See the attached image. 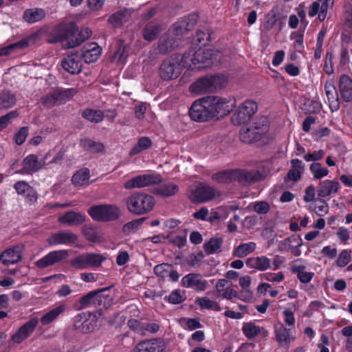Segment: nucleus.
Instances as JSON below:
<instances>
[{
  "label": "nucleus",
  "mask_w": 352,
  "mask_h": 352,
  "mask_svg": "<svg viewBox=\"0 0 352 352\" xmlns=\"http://www.w3.org/2000/svg\"><path fill=\"white\" fill-rule=\"evenodd\" d=\"M195 303L199 305L201 309H212L215 311H220L221 310V307L216 301L206 296L197 298L195 300Z\"/></svg>",
  "instance_id": "c03bdc74"
},
{
  "label": "nucleus",
  "mask_w": 352,
  "mask_h": 352,
  "mask_svg": "<svg viewBox=\"0 0 352 352\" xmlns=\"http://www.w3.org/2000/svg\"><path fill=\"white\" fill-rule=\"evenodd\" d=\"M77 93V90L74 88L66 89L58 94V99L63 100L60 102H65L67 100L71 99Z\"/></svg>",
  "instance_id": "e2e57ef3"
},
{
  "label": "nucleus",
  "mask_w": 352,
  "mask_h": 352,
  "mask_svg": "<svg viewBox=\"0 0 352 352\" xmlns=\"http://www.w3.org/2000/svg\"><path fill=\"white\" fill-rule=\"evenodd\" d=\"M257 110V104L253 100L243 102L232 116L231 120L234 125L248 122Z\"/></svg>",
  "instance_id": "1a4fd4ad"
},
{
  "label": "nucleus",
  "mask_w": 352,
  "mask_h": 352,
  "mask_svg": "<svg viewBox=\"0 0 352 352\" xmlns=\"http://www.w3.org/2000/svg\"><path fill=\"white\" fill-rule=\"evenodd\" d=\"M310 171L315 179H320L329 174V170L319 162H314L310 165Z\"/></svg>",
  "instance_id": "09e8293b"
},
{
  "label": "nucleus",
  "mask_w": 352,
  "mask_h": 352,
  "mask_svg": "<svg viewBox=\"0 0 352 352\" xmlns=\"http://www.w3.org/2000/svg\"><path fill=\"white\" fill-rule=\"evenodd\" d=\"M78 235L71 231L65 230L52 234L48 238L47 242L52 246L59 245L72 246L78 241Z\"/></svg>",
  "instance_id": "f3484780"
},
{
  "label": "nucleus",
  "mask_w": 352,
  "mask_h": 352,
  "mask_svg": "<svg viewBox=\"0 0 352 352\" xmlns=\"http://www.w3.org/2000/svg\"><path fill=\"white\" fill-rule=\"evenodd\" d=\"M242 331L248 339H252L261 333V328L252 322H246L243 324Z\"/></svg>",
  "instance_id": "603ef678"
},
{
  "label": "nucleus",
  "mask_w": 352,
  "mask_h": 352,
  "mask_svg": "<svg viewBox=\"0 0 352 352\" xmlns=\"http://www.w3.org/2000/svg\"><path fill=\"white\" fill-rule=\"evenodd\" d=\"M106 258L100 254L82 253L70 261V265L76 270H85L99 267Z\"/></svg>",
  "instance_id": "423d86ee"
},
{
  "label": "nucleus",
  "mask_w": 352,
  "mask_h": 352,
  "mask_svg": "<svg viewBox=\"0 0 352 352\" xmlns=\"http://www.w3.org/2000/svg\"><path fill=\"white\" fill-rule=\"evenodd\" d=\"M190 118L197 122H206L212 119L206 97L195 100L190 110Z\"/></svg>",
  "instance_id": "9d476101"
},
{
  "label": "nucleus",
  "mask_w": 352,
  "mask_h": 352,
  "mask_svg": "<svg viewBox=\"0 0 352 352\" xmlns=\"http://www.w3.org/2000/svg\"><path fill=\"white\" fill-rule=\"evenodd\" d=\"M151 144V140L148 138L142 137L138 140L137 144L131 149L129 155L133 156L140 153L143 151L150 148Z\"/></svg>",
  "instance_id": "49530a36"
},
{
  "label": "nucleus",
  "mask_w": 352,
  "mask_h": 352,
  "mask_svg": "<svg viewBox=\"0 0 352 352\" xmlns=\"http://www.w3.org/2000/svg\"><path fill=\"white\" fill-rule=\"evenodd\" d=\"M155 204L153 196L142 192H134L125 199L127 210L135 215L148 213L153 210Z\"/></svg>",
  "instance_id": "f03ea898"
},
{
  "label": "nucleus",
  "mask_w": 352,
  "mask_h": 352,
  "mask_svg": "<svg viewBox=\"0 0 352 352\" xmlns=\"http://www.w3.org/2000/svg\"><path fill=\"white\" fill-rule=\"evenodd\" d=\"M351 261V250H342L336 260V265L339 267H344L347 265Z\"/></svg>",
  "instance_id": "4d7b16f0"
},
{
  "label": "nucleus",
  "mask_w": 352,
  "mask_h": 352,
  "mask_svg": "<svg viewBox=\"0 0 352 352\" xmlns=\"http://www.w3.org/2000/svg\"><path fill=\"white\" fill-rule=\"evenodd\" d=\"M85 215L80 212L69 211L58 218V222L69 226L82 224L85 221Z\"/></svg>",
  "instance_id": "cd10ccee"
},
{
  "label": "nucleus",
  "mask_w": 352,
  "mask_h": 352,
  "mask_svg": "<svg viewBox=\"0 0 352 352\" xmlns=\"http://www.w3.org/2000/svg\"><path fill=\"white\" fill-rule=\"evenodd\" d=\"M340 188V184L338 181L325 179L319 183L317 194L321 198L333 197Z\"/></svg>",
  "instance_id": "5701e85b"
},
{
  "label": "nucleus",
  "mask_w": 352,
  "mask_h": 352,
  "mask_svg": "<svg viewBox=\"0 0 352 352\" xmlns=\"http://www.w3.org/2000/svg\"><path fill=\"white\" fill-rule=\"evenodd\" d=\"M14 188L19 195H23L30 202L35 201L37 199L35 190L25 181L16 182Z\"/></svg>",
  "instance_id": "bb28decb"
},
{
  "label": "nucleus",
  "mask_w": 352,
  "mask_h": 352,
  "mask_svg": "<svg viewBox=\"0 0 352 352\" xmlns=\"http://www.w3.org/2000/svg\"><path fill=\"white\" fill-rule=\"evenodd\" d=\"M182 285L186 288H191L198 292H204L209 287L208 282L198 273H190L184 276L182 279Z\"/></svg>",
  "instance_id": "dca6fc26"
},
{
  "label": "nucleus",
  "mask_w": 352,
  "mask_h": 352,
  "mask_svg": "<svg viewBox=\"0 0 352 352\" xmlns=\"http://www.w3.org/2000/svg\"><path fill=\"white\" fill-rule=\"evenodd\" d=\"M340 94L346 101L352 100V80L345 75H342L339 81Z\"/></svg>",
  "instance_id": "473e14b6"
},
{
  "label": "nucleus",
  "mask_w": 352,
  "mask_h": 352,
  "mask_svg": "<svg viewBox=\"0 0 352 352\" xmlns=\"http://www.w3.org/2000/svg\"><path fill=\"white\" fill-rule=\"evenodd\" d=\"M246 265L248 267L252 269L258 271H265L270 267L271 259L265 256L251 257L247 259Z\"/></svg>",
  "instance_id": "c85d7f7f"
},
{
  "label": "nucleus",
  "mask_w": 352,
  "mask_h": 352,
  "mask_svg": "<svg viewBox=\"0 0 352 352\" xmlns=\"http://www.w3.org/2000/svg\"><path fill=\"white\" fill-rule=\"evenodd\" d=\"M222 240L220 238H212L204 245L205 252L211 254L218 252L221 246Z\"/></svg>",
  "instance_id": "864d4df0"
},
{
  "label": "nucleus",
  "mask_w": 352,
  "mask_h": 352,
  "mask_svg": "<svg viewBox=\"0 0 352 352\" xmlns=\"http://www.w3.org/2000/svg\"><path fill=\"white\" fill-rule=\"evenodd\" d=\"M254 179V173L244 170H233V180L237 181L242 184H247L252 182Z\"/></svg>",
  "instance_id": "a19ab883"
},
{
  "label": "nucleus",
  "mask_w": 352,
  "mask_h": 352,
  "mask_svg": "<svg viewBox=\"0 0 352 352\" xmlns=\"http://www.w3.org/2000/svg\"><path fill=\"white\" fill-rule=\"evenodd\" d=\"M180 73V65L173 59H166L161 64L160 76L164 80L177 78Z\"/></svg>",
  "instance_id": "412c9836"
},
{
  "label": "nucleus",
  "mask_w": 352,
  "mask_h": 352,
  "mask_svg": "<svg viewBox=\"0 0 352 352\" xmlns=\"http://www.w3.org/2000/svg\"><path fill=\"white\" fill-rule=\"evenodd\" d=\"M102 49L96 43H87L81 49V57L86 63L96 62L101 55Z\"/></svg>",
  "instance_id": "393cba45"
},
{
  "label": "nucleus",
  "mask_w": 352,
  "mask_h": 352,
  "mask_svg": "<svg viewBox=\"0 0 352 352\" xmlns=\"http://www.w3.org/2000/svg\"><path fill=\"white\" fill-rule=\"evenodd\" d=\"M131 16V11L129 10H120L112 15L108 19L109 22L114 27L122 25L126 22Z\"/></svg>",
  "instance_id": "e433bc0d"
},
{
  "label": "nucleus",
  "mask_w": 352,
  "mask_h": 352,
  "mask_svg": "<svg viewBox=\"0 0 352 352\" xmlns=\"http://www.w3.org/2000/svg\"><path fill=\"white\" fill-rule=\"evenodd\" d=\"M162 177L157 173H148L135 176L126 181L124 188L126 190L143 188L157 184L162 182Z\"/></svg>",
  "instance_id": "6e6552de"
},
{
  "label": "nucleus",
  "mask_w": 352,
  "mask_h": 352,
  "mask_svg": "<svg viewBox=\"0 0 352 352\" xmlns=\"http://www.w3.org/2000/svg\"><path fill=\"white\" fill-rule=\"evenodd\" d=\"M82 116L89 122L98 123L103 120L104 113L100 110L87 109L83 111Z\"/></svg>",
  "instance_id": "a18cd8bd"
},
{
  "label": "nucleus",
  "mask_w": 352,
  "mask_h": 352,
  "mask_svg": "<svg viewBox=\"0 0 352 352\" xmlns=\"http://www.w3.org/2000/svg\"><path fill=\"white\" fill-rule=\"evenodd\" d=\"M263 132L256 127H242L240 131V139L245 143H252L261 138Z\"/></svg>",
  "instance_id": "c756f323"
},
{
  "label": "nucleus",
  "mask_w": 352,
  "mask_h": 352,
  "mask_svg": "<svg viewBox=\"0 0 352 352\" xmlns=\"http://www.w3.org/2000/svg\"><path fill=\"white\" fill-rule=\"evenodd\" d=\"M67 309V305L64 303H60L56 307L45 313L41 318L40 322L43 326H47L55 322L58 317L63 314Z\"/></svg>",
  "instance_id": "a878e982"
},
{
  "label": "nucleus",
  "mask_w": 352,
  "mask_h": 352,
  "mask_svg": "<svg viewBox=\"0 0 352 352\" xmlns=\"http://www.w3.org/2000/svg\"><path fill=\"white\" fill-rule=\"evenodd\" d=\"M80 144L85 150L94 153H99L104 148L101 143L94 142L88 138L81 140Z\"/></svg>",
  "instance_id": "de8ad7c7"
},
{
  "label": "nucleus",
  "mask_w": 352,
  "mask_h": 352,
  "mask_svg": "<svg viewBox=\"0 0 352 352\" xmlns=\"http://www.w3.org/2000/svg\"><path fill=\"white\" fill-rule=\"evenodd\" d=\"M212 118H219L229 114L235 107L236 102L231 98L206 96Z\"/></svg>",
  "instance_id": "39448f33"
},
{
  "label": "nucleus",
  "mask_w": 352,
  "mask_h": 352,
  "mask_svg": "<svg viewBox=\"0 0 352 352\" xmlns=\"http://www.w3.org/2000/svg\"><path fill=\"white\" fill-rule=\"evenodd\" d=\"M212 178L214 181L228 184L233 182V170H223L212 175Z\"/></svg>",
  "instance_id": "6e6d98bb"
},
{
  "label": "nucleus",
  "mask_w": 352,
  "mask_h": 352,
  "mask_svg": "<svg viewBox=\"0 0 352 352\" xmlns=\"http://www.w3.org/2000/svg\"><path fill=\"white\" fill-rule=\"evenodd\" d=\"M18 113L16 111L9 112L5 116L0 118V131L6 128L8 124L10 122L11 120L16 118Z\"/></svg>",
  "instance_id": "0e129e2a"
},
{
  "label": "nucleus",
  "mask_w": 352,
  "mask_h": 352,
  "mask_svg": "<svg viewBox=\"0 0 352 352\" xmlns=\"http://www.w3.org/2000/svg\"><path fill=\"white\" fill-rule=\"evenodd\" d=\"M226 82V78L223 75L206 76L193 82L190 87V90L196 94H204L222 88Z\"/></svg>",
  "instance_id": "20e7f679"
},
{
  "label": "nucleus",
  "mask_w": 352,
  "mask_h": 352,
  "mask_svg": "<svg viewBox=\"0 0 352 352\" xmlns=\"http://www.w3.org/2000/svg\"><path fill=\"white\" fill-rule=\"evenodd\" d=\"M188 19H184L180 21L175 28V34L177 35L184 34L185 32L189 31L192 27L195 25V21L194 20L187 21Z\"/></svg>",
  "instance_id": "bf43d9fd"
},
{
  "label": "nucleus",
  "mask_w": 352,
  "mask_h": 352,
  "mask_svg": "<svg viewBox=\"0 0 352 352\" xmlns=\"http://www.w3.org/2000/svg\"><path fill=\"white\" fill-rule=\"evenodd\" d=\"M94 307L102 310L103 308L107 307V302L108 301V296L102 294L101 291H95Z\"/></svg>",
  "instance_id": "13d9d810"
},
{
  "label": "nucleus",
  "mask_w": 352,
  "mask_h": 352,
  "mask_svg": "<svg viewBox=\"0 0 352 352\" xmlns=\"http://www.w3.org/2000/svg\"><path fill=\"white\" fill-rule=\"evenodd\" d=\"M294 330L292 328L287 329L283 324L279 327L276 328V340L282 347H289L291 342L296 339L294 334Z\"/></svg>",
  "instance_id": "4be33fe9"
},
{
  "label": "nucleus",
  "mask_w": 352,
  "mask_h": 352,
  "mask_svg": "<svg viewBox=\"0 0 352 352\" xmlns=\"http://www.w3.org/2000/svg\"><path fill=\"white\" fill-rule=\"evenodd\" d=\"M24 245L18 244L6 248L0 254V262L3 265H14L21 261Z\"/></svg>",
  "instance_id": "ddd939ff"
},
{
  "label": "nucleus",
  "mask_w": 352,
  "mask_h": 352,
  "mask_svg": "<svg viewBox=\"0 0 352 352\" xmlns=\"http://www.w3.org/2000/svg\"><path fill=\"white\" fill-rule=\"evenodd\" d=\"M45 16V12L41 8H32L26 10L23 13L25 21L33 23L41 20Z\"/></svg>",
  "instance_id": "58836bf2"
},
{
  "label": "nucleus",
  "mask_w": 352,
  "mask_h": 352,
  "mask_svg": "<svg viewBox=\"0 0 352 352\" xmlns=\"http://www.w3.org/2000/svg\"><path fill=\"white\" fill-rule=\"evenodd\" d=\"M162 26L156 22H150L143 30L144 38L148 41L155 40L158 34L162 32Z\"/></svg>",
  "instance_id": "f704fd0d"
},
{
  "label": "nucleus",
  "mask_w": 352,
  "mask_h": 352,
  "mask_svg": "<svg viewBox=\"0 0 352 352\" xmlns=\"http://www.w3.org/2000/svg\"><path fill=\"white\" fill-rule=\"evenodd\" d=\"M165 348L166 344L162 339H148L137 344L133 352H163Z\"/></svg>",
  "instance_id": "6ab92c4d"
},
{
  "label": "nucleus",
  "mask_w": 352,
  "mask_h": 352,
  "mask_svg": "<svg viewBox=\"0 0 352 352\" xmlns=\"http://www.w3.org/2000/svg\"><path fill=\"white\" fill-rule=\"evenodd\" d=\"M74 326L76 329L83 333H89L94 331L96 326L95 316L87 312L78 314L74 317Z\"/></svg>",
  "instance_id": "4468645a"
},
{
  "label": "nucleus",
  "mask_w": 352,
  "mask_h": 352,
  "mask_svg": "<svg viewBox=\"0 0 352 352\" xmlns=\"http://www.w3.org/2000/svg\"><path fill=\"white\" fill-rule=\"evenodd\" d=\"M324 90L330 106L331 107L333 103L337 104L338 95L334 85L331 82H327L324 85Z\"/></svg>",
  "instance_id": "5fc2aeb1"
},
{
  "label": "nucleus",
  "mask_w": 352,
  "mask_h": 352,
  "mask_svg": "<svg viewBox=\"0 0 352 352\" xmlns=\"http://www.w3.org/2000/svg\"><path fill=\"white\" fill-rule=\"evenodd\" d=\"M28 128L23 126L15 134V142L18 145H21L26 140L28 135Z\"/></svg>",
  "instance_id": "69168bd1"
},
{
  "label": "nucleus",
  "mask_w": 352,
  "mask_h": 352,
  "mask_svg": "<svg viewBox=\"0 0 352 352\" xmlns=\"http://www.w3.org/2000/svg\"><path fill=\"white\" fill-rule=\"evenodd\" d=\"M88 214L91 219L99 222L113 221L122 214L121 209L115 204H98L90 207Z\"/></svg>",
  "instance_id": "7ed1b4c3"
},
{
  "label": "nucleus",
  "mask_w": 352,
  "mask_h": 352,
  "mask_svg": "<svg viewBox=\"0 0 352 352\" xmlns=\"http://www.w3.org/2000/svg\"><path fill=\"white\" fill-rule=\"evenodd\" d=\"M256 247V245L254 242L241 244L234 250L233 255L239 258H243L254 252Z\"/></svg>",
  "instance_id": "79ce46f5"
},
{
  "label": "nucleus",
  "mask_w": 352,
  "mask_h": 352,
  "mask_svg": "<svg viewBox=\"0 0 352 352\" xmlns=\"http://www.w3.org/2000/svg\"><path fill=\"white\" fill-rule=\"evenodd\" d=\"M16 103V98L10 91H5L0 94V107L8 109Z\"/></svg>",
  "instance_id": "8fccbe9b"
},
{
  "label": "nucleus",
  "mask_w": 352,
  "mask_h": 352,
  "mask_svg": "<svg viewBox=\"0 0 352 352\" xmlns=\"http://www.w3.org/2000/svg\"><path fill=\"white\" fill-rule=\"evenodd\" d=\"M144 220V218H140L126 223L122 227L123 233L129 235L137 232L142 226Z\"/></svg>",
  "instance_id": "3c124183"
},
{
  "label": "nucleus",
  "mask_w": 352,
  "mask_h": 352,
  "mask_svg": "<svg viewBox=\"0 0 352 352\" xmlns=\"http://www.w3.org/2000/svg\"><path fill=\"white\" fill-rule=\"evenodd\" d=\"M49 154L39 157L33 154L25 157L22 162L23 168L19 171L21 174H32L42 169L46 165V160Z\"/></svg>",
  "instance_id": "f8f14e48"
},
{
  "label": "nucleus",
  "mask_w": 352,
  "mask_h": 352,
  "mask_svg": "<svg viewBox=\"0 0 352 352\" xmlns=\"http://www.w3.org/2000/svg\"><path fill=\"white\" fill-rule=\"evenodd\" d=\"M292 271L296 274L298 280L302 283H309L315 275L314 272L307 271L306 267L303 265H294Z\"/></svg>",
  "instance_id": "c9c22d12"
},
{
  "label": "nucleus",
  "mask_w": 352,
  "mask_h": 352,
  "mask_svg": "<svg viewBox=\"0 0 352 352\" xmlns=\"http://www.w3.org/2000/svg\"><path fill=\"white\" fill-rule=\"evenodd\" d=\"M216 196L214 188L207 184H200L188 192V198L193 203H205Z\"/></svg>",
  "instance_id": "9b49d317"
},
{
  "label": "nucleus",
  "mask_w": 352,
  "mask_h": 352,
  "mask_svg": "<svg viewBox=\"0 0 352 352\" xmlns=\"http://www.w3.org/2000/svg\"><path fill=\"white\" fill-rule=\"evenodd\" d=\"M91 30L89 28L82 29L80 31L72 27L67 30L60 37V41L63 46L66 48H72L79 45L85 39L91 36Z\"/></svg>",
  "instance_id": "0eeeda50"
},
{
  "label": "nucleus",
  "mask_w": 352,
  "mask_h": 352,
  "mask_svg": "<svg viewBox=\"0 0 352 352\" xmlns=\"http://www.w3.org/2000/svg\"><path fill=\"white\" fill-rule=\"evenodd\" d=\"M90 173L87 168L76 171L72 177V183L76 187H84L89 184Z\"/></svg>",
  "instance_id": "72a5a7b5"
},
{
  "label": "nucleus",
  "mask_w": 352,
  "mask_h": 352,
  "mask_svg": "<svg viewBox=\"0 0 352 352\" xmlns=\"http://www.w3.org/2000/svg\"><path fill=\"white\" fill-rule=\"evenodd\" d=\"M291 168L287 173V177L289 181L297 182L300 179L305 170V164L298 159L291 160Z\"/></svg>",
  "instance_id": "7c9ffc66"
},
{
  "label": "nucleus",
  "mask_w": 352,
  "mask_h": 352,
  "mask_svg": "<svg viewBox=\"0 0 352 352\" xmlns=\"http://www.w3.org/2000/svg\"><path fill=\"white\" fill-rule=\"evenodd\" d=\"M219 52L212 49H199L193 54L186 53L182 58L184 67L191 69H200L209 67L219 60Z\"/></svg>",
  "instance_id": "f257e3e1"
},
{
  "label": "nucleus",
  "mask_w": 352,
  "mask_h": 352,
  "mask_svg": "<svg viewBox=\"0 0 352 352\" xmlns=\"http://www.w3.org/2000/svg\"><path fill=\"white\" fill-rule=\"evenodd\" d=\"M345 25L352 30V6L347 4L344 7Z\"/></svg>",
  "instance_id": "774afa93"
},
{
  "label": "nucleus",
  "mask_w": 352,
  "mask_h": 352,
  "mask_svg": "<svg viewBox=\"0 0 352 352\" xmlns=\"http://www.w3.org/2000/svg\"><path fill=\"white\" fill-rule=\"evenodd\" d=\"M32 41V36L23 38L19 42L10 44L6 47L0 49V56H6L12 53L14 50L17 49H23L28 46L30 43Z\"/></svg>",
  "instance_id": "4c0bfd02"
},
{
  "label": "nucleus",
  "mask_w": 352,
  "mask_h": 352,
  "mask_svg": "<svg viewBox=\"0 0 352 352\" xmlns=\"http://www.w3.org/2000/svg\"><path fill=\"white\" fill-rule=\"evenodd\" d=\"M324 155V151L322 149L315 151L313 153H309L304 155L303 158L307 162H316L321 160Z\"/></svg>",
  "instance_id": "338daca9"
},
{
  "label": "nucleus",
  "mask_w": 352,
  "mask_h": 352,
  "mask_svg": "<svg viewBox=\"0 0 352 352\" xmlns=\"http://www.w3.org/2000/svg\"><path fill=\"white\" fill-rule=\"evenodd\" d=\"M95 291H91L86 295L80 298L76 302L75 307L77 310H80L89 307H94Z\"/></svg>",
  "instance_id": "37998d69"
},
{
  "label": "nucleus",
  "mask_w": 352,
  "mask_h": 352,
  "mask_svg": "<svg viewBox=\"0 0 352 352\" xmlns=\"http://www.w3.org/2000/svg\"><path fill=\"white\" fill-rule=\"evenodd\" d=\"M171 266H172L171 265L168 264V263H162V264L155 265L153 269V271H154V273L157 276L164 278L168 276V273L170 272Z\"/></svg>",
  "instance_id": "052dcab7"
},
{
  "label": "nucleus",
  "mask_w": 352,
  "mask_h": 352,
  "mask_svg": "<svg viewBox=\"0 0 352 352\" xmlns=\"http://www.w3.org/2000/svg\"><path fill=\"white\" fill-rule=\"evenodd\" d=\"M261 278L270 282L279 283L284 280L285 275L281 272L278 273L267 272L261 275Z\"/></svg>",
  "instance_id": "680f3d73"
},
{
  "label": "nucleus",
  "mask_w": 352,
  "mask_h": 352,
  "mask_svg": "<svg viewBox=\"0 0 352 352\" xmlns=\"http://www.w3.org/2000/svg\"><path fill=\"white\" fill-rule=\"evenodd\" d=\"M179 190V187L171 182L159 186L154 190V193L162 197H170L175 195Z\"/></svg>",
  "instance_id": "ea45409f"
},
{
  "label": "nucleus",
  "mask_w": 352,
  "mask_h": 352,
  "mask_svg": "<svg viewBox=\"0 0 352 352\" xmlns=\"http://www.w3.org/2000/svg\"><path fill=\"white\" fill-rule=\"evenodd\" d=\"M63 68L72 74H79L82 70V63L77 54L67 55L61 61Z\"/></svg>",
  "instance_id": "b1692460"
},
{
  "label": "nucleus",
  "mask_w": 352,
  "mask_h": 352,
  "mask_svg": "<svg viewBox=\"0 0 352 352\" xmlns=\"http://www.w3.org/2000/svg\"><path fill=\"white\" fill-rule=\"evenodd\" d=\"M38 322L39 320L38 318H32L30 320L19 328L16 333L12 336V340L14 343H21L32 335Z\"/></svg>",
  "instance_id": "a211bd4d"
},
{
  "label": "nucleus",
  "mask_w": 352,
  "mask_h": 352,
  "mask_svg": "<svg viewBox=\"0 0 352 352\" xmlns=\"http://www.w3.org/2000/svg\"><path fill=\"white\" fill-rule=\"evenodd\" d=\"M68 256L69 252L67 250L52 251L36 261L35 265L38 268L44 269L67 258Z\"/></svg>",
  "instance_id": "2eb2a0df"
},
{
  "label": "nucleus",
  "mask_w": 352,
  "mask_h": 352,
  "mask_svg": "<svg viewBox=\"0 0 352 352\" xmlns=\"http://www.w3.org/2000/svg\"><path fill=\"white\" fill-rule=\"evenodd\" d=\"M173 33L169 32L163 35L159 41L158 50L162 54H166L174 49L177 45L173 38Z\"/></svg>",
  "instance_id": "2f4dec72"
},
{
  "label": "nucleus",
  "mask_w": 352,
  "mask_h": 352,
  "mask_svg": "<svg viewBox=\"0 0 352 352\" xmlns=\"http://www.w3.org/2000/svg\"><path fill=\"white\" fill-rule=\"evenodd\" d=\"M302 245V240L298 235H292L281 241L278 244V250L282 252H290L296 256L301 254L300 247Z\"/></svg>",
  "instance_id": "aec40b11"
}]
</instances>
